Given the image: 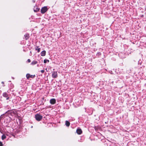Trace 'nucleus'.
<instances>
[{
	"label": "nucleus",
	"instance_id": "obj_1",
	"mask_svg": "<svg viewBox=\"0 0 146 146\" xmlns=\"http://www.w3.org/2000/svg\"><path fill=\"white\" fill-rule=\"evenodd\" d=\"M35 117L37 121H39L42 119V117L39 114H37L35 115Z\"/></svg>",
	"mask_w": 146,
	"mask_h": 146
},
{
	"label": "nucleus",
	"instance_id": "obj_2",
	"mask_svg": "<svg viewBox=\"0 0 146 146\" xmlns=\"http://www.w3.org/2000/svg\"><path fill=\"white\" fill-rule=\"evenodd\" d=\"M48 10V9L46 6L42 8L41 10V13L44 14Z\"/></svg>",
	"mask_w": 146,
	"mask_h": 146
},
{
	"label": "nucleus",
	"instance_id": "obj_3",
	"mask_svg": "<svg viewBox=\"0 0 146 146\" xmlns=\"http://www.w3.org/2000/svg\"><path fill=\"white\" fill-rule=\"evenodd\" d=\"M52 77L54 78H57L58 77L57 72L56 71H54L52 73Z\"/></svg>",
	"mask_w": 146,
	"mask_h": 146
},
{
	"label": "nucleus",
	"instance_id": "obj_4",
	"mask_svg": "<svg viewBox=\"0 0 146 146\" xmlns=\"http://www.w3.org/2000/svg\"><path fill=\"white\" fill-rule=\"evenodd\" d=\"M50 102L51 104H54L56 103V100L55 99H52L50 100Z\"/></svg>",
	"mask_w": 146,
	"mask_h": 146
},
{
	"label": "nucleus",
	"instance_id": "obj_5",
	"mask_svg": "<svg viewBox=\"0 0 146 146\" xmlns=\"http://www.w3.org/2000/svg\"><path fill=\"white\" fill-rule=\"evenodd\" d=\"M76 132L78 134H81L82 133V131L80 129H78L76 130Z\"/></svg>",
	"mask_w": 146,
	"mask_h": 146
},
{
	"label": "nucleus",
	"instance_id": "obj_6",
	"mask_svg": "<svg viewBox=\"0 0 146 146\" xmlns=\"http://www.w3.org/2000/svg\"><path fill=\"white\" fill-rule=\"evenodd\" d=\"M24 37L26 40H27L29 37V35L28 33H27L24 35Z\"/></svg>",
	"mask_w": 146,
	"mask_h": 146
},
{
	"label": "nucleus",
	"instance_id": "obj_7",
	"mask_svg": "<svg viewBox=\"0 0 146 146\" xmlns=\"http://www.w3.org/2000/svg\"><path fill=\"white\" fill-rule=\"evenodd\" d=\"M38 62L37 61L34 60L31 62V64L32 65H34L36 64Z\"/></svg>",
	"mask_w": 146,
	"mask_h": 146
},
{
	"label": "nucleus",
	"instance_id": "obj_8",
	"mask_svg": "<svg viewBox=\"0 0 146 146\" xmlns=\"http://www.w3.org/2000/svg\"><path fill=\"white\" fill-rule=\"evenodd\" d=\"M3 96L4 97H7L9 96V94L7 92H4L3 94Z\"/></svg>",
	"mask_w": 146,
	"mask_h": 146
},
{
	"label": "nucleus",
	"instance_id": "obj_9",
	"mask_svg": "<svg viewBox=\"0 0 146 146\" xmlns=\"http://www.w3.org/2000/svg\"><path fill=\"white\" fill-rule=\"evenodd\" d=\"M46 51L45 50H43L41 53V55L42 56H44L45 55Z\"/></svg>",
	"mask_w": 146,
	"mask_h": 146
},
{
	"label": "nucleus",
	"instance_id": "obj_10",
	"mask_svg": "<svg viewBox=\"0 0 146 146\" xmlns=\"http://www.w3.org/2000/svg\"><path fill=\"white\" fill-rule=\"evenodd\" d=\"M35 49L36 50H37V52H40V48H39V46H36L35 47Z\"/></svg>",
	"mask_w": 146,
	"mask_h": 146
},
{
	"label": "nucleus",
	"instance_id": "obj_11",
	"mask_svg": "<svg viewBox=\"0 0 146 146\" xmlns=\"http://www.w3.org/2000/svg\"><path fill=\"white\" fill-rule=\"evenodd\" d=\"M65 125L67 127H69L70 125V123L68 121H65Z\"/></svg>",
	"mask_w": 146,
	"mask_h": 146
},
{
	"label": "nucleus",
	"instance_id": "obj_12",
	"mask_svg": "<svg viewBox=\"0 0 146 146\" xmlns=\"http://www.w3.org/2000/svg\"><path fill=\"white\" fill-rule=\"evenodd\" d=\"M31 75L29 74H26V77L27 79H29L30 78Z\"/></svg>",
	"mask_w": 146,
	"mask_h": 146
},
{
	"label": "nucleus",
	"instance_id": "obj_13",
	"mask_svg": "<svg viewBox=\"0 0 146 146\" xmlns=\"http://www.w3.org/2000/svg\"><path fill=\"white\" fill-rule=\"evenodd\" d=\"M6 138V136L5 135H3L1 136V139L2 140H3L5 139Z\"/></svg>",
	"mask_w": 146,
	"mask_h": 146
},
{
	"label": "nucleus",
	"instance_id": "obj_14",
	"mask_svg": "<svg viewBox=\"0 0 146 146\" xmlns=\"http://www.w3.org/2000/svg\"><path fill=\"white\" fill-rule=\"evenodd\" d=\"M39 9H40L39 8H38V7H37L36 8V9H34V11L35 12H37L39 11Z\"/></svg>",
	"mask_w": 146,
	"mask_h": 146
},
{
	"label": "nucleus",
	"instance_id": "obj_15",
	"mask_svg": "<svg viewBox=\"0 0 146 146\" xmlns=\"http://www.w3.org/2000/svg\"><path fill=\"white\" fill-rule=\"evenodd\" d=\"M49 62V60L46 59H45L44 60V63H46L47 62Z\"/></svg>",
	"mask_w": 146,
	"mask_h": 146
},
{
	"label": "nucleus",
	"instance_id": "obj_16",
	"mask_svg": "<svg viewBox=\"0 0 146 146\" xmlns=\"http://www.w3.org/2000/svg\"><path fill=\"white\" fill-rule=\"evenodd\" d=\"M35 77V75H31L30 78H34Z\"/></svg>",
	"mask_w": 146,
	"mask_h": 146
},
{
	"label": "nucleus",
	"instance_id": "obj_17",
	"mask_svg": "<svg viewBox=\"0 0 146 146\" xmlns=\"http://www.w3.org/2000/svg\"><path fill=\"white\" fill-rule=\"evenodd\" d=\"M0 132L1 133H3V132H2V129H1V127H0Z\"/></svg>",
	"mask_w": 146,
	"mask_h": 146
},
{
	"label": "nucleus",
	"instance_id": "obj_18",
	"mask_svg": "<svg viewBox=\"0 0 146 146\" xmlns=\"http://www.w3.org/2000/svg\"><path fill=\"white\" fill-rule=\"evenodd\" d=\"M27 61L29 63V62H31V60H30V59H28L27 60Z\"/></svg>",
	"mask_w": 146,
	"mask_h": 146
},
{
	"label": "nucleus",
	"instance_id": "obj_19",
	"mask_svg": "<svg viewBox=\"0 0 146 146\" xmlns=\"http://www.w3.org/2000/svg\"><path fill=\"white\" fill-rule=\"evenodd\" d=\"M44 70H42L40 71V72L42 73H43L44 72Z\"/></svg>",
	"mask_w": 146,
	"mask_h": 146
},
{
	"label": "nucleus",
	"instance_id": "obj_20",
	"mask_svg": "<svg viewBox=\"0 0 146 146\" xmlns=\"http://www.w3.org/2000/svg\"><path fill=\"white\" fill-rule=\"evenodd\" d=\"M3 145L2 143L0 141V146H3Z\"/></svg>",
	"mask_w": 146,
	"mask_h": 146
},
{
	"label": "nucleus",
	"instance_id": "obj_21",
	"mask_svg": "<svg viewBox=\"0 0 146 146\" xmlns=\"http://www.w3.org/2000/svg\"><path fill=\"white\" fill-rule=\"evenodd\" d=\"M11 110H8L5 113H6L7 112H11Z\"/></svg>",
	"mask_w": 146,
	"mask_h": 146
},
{
	"label": "nucleus",
	"instance_id": "obj_22",
	"mask_svg": "<svg viewBox=\"0 0 146 146\" xmlns=\"http://www.w3.org/2000/svg\"><path fill=\"white\" fill-rule=\"evenodd\" d=\"M1 83H2V84H3V86H5V85H4V82H1Z\"/></svg>",
	"mask_w": 146,
	"mask_h": 146
},
{
	"label": "nucleus",
	"instance_id": "obj_23",
	"mask_svg": "<svg viewBox=\"0 0 146 146\" xmlns=\"http://www.w3.org/2000/svg\"><path fill=\"white\" fill-rule=\"evenodd\" d=\"M7 98H6V100H8L9 99V97L8 96V97H6Z\"/></svg>",
	"mask_w": 146,
	"mask_h": 146
},
{
	"label": "nucleus",
	"instance_id": "obj_24",
	"mask_svg": "<svg viewBox=\"0 0 146 146\" xmlns=\"http://www.w3.org/2000/svg\"><path fill=\"white\" fill-rule=\"evenodd\" d=\"M3 115H4V114H3V115H1V116H0V118H1H1L2 117V116Z\"/></svg>",
	"mask_w": 146,
	"mask_h": 146
},
{
	"label": "nucleus",
	"instance_id": "obj_25",
	"mask_svg": "<svg viewBox=\"0 0 146 146\" xmlns=\"http://www.w3.org/2000/svg\"><path fill=\"white\" fill-rule=\"evenodd\" d=\"M98 54H99V55H100L101 54V53L100 52H99L98 53Z\"/></svg>",
	"mask_w": 146,
	"mask_h": 146
},
{
	"label": "nucleus",
	"instance_id": "obj_26",
	"mask_svg": "<svg viewBox=\"0 0 146 146\" xmlns=\"http://www.w3.org/2000/svg\"><path fill=\"white\" fill-rule=\"evenodd\" d=\"M33 2L34 3H35V1L34 0H33Z\"/></svg>",
	"mask_w": 146,
	"mask_h": 146
},
{
	"label": "nucleus",
	"instance_id": "obj_27",
	"mask_svg": "<svg viewBox=\"0 0 146 146\" xmlns=\"http://www.w3.org/2000/svg\"><path fill=\"white\" fill-rule=\"evenodd\" d=\"M31 128H33V126H31Z\"/></svg>",
	"mask_w": 146,
	"mask_h": 146
},
{
	"label": "nucleus",
	"instance_id": "obj_28",
	"mask_svg": "<svg viewBox=\"0 0 146 146\" xmlns=\"http://www.w3.org/2000/svg\"><path fill=\"white\" fill-rule=\"evenodd\" d=\"M30 53L31 54V52L30 51Z\"/></svg>",
	"mask_w": 146,
	"mask_h": 146
}]
</instances>
